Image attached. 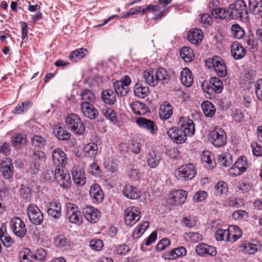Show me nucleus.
<instances>
[{
    "instance_id": "nucleus-2",
    "label": "nucleus",
    "mask_w": 262,
    "mask_h": 262,
    "mask_svg": "<svg viewBox=\"0 0 262 262\" xmlns=\"http://www.w3.org/2000/svg\"><path fill=\"white\" fill-rule=\"evenodd\" d=\"M196 173L194 164L188 163L180 166L175 171V175L179 179L187 181L193 179Z\"/></svg>"
},
{
    "instance_id": "nucleus-44",
    "label": "nucleus",
    "mask_w": 262,
    "mask_h": 262,
    "mask_svg": "<svg viewBox=\"0 0 262 262\" xmlns=\"http://www.w3.org/2000/svg\"><path fill=\"white\" fill-rule=\"evenodd\" d=\"M88 54V51L86 49H78L71 53L70 59L73 62H77L83 58Z\"/></svg>"
},
{
    "instance_id": "nucleus-53",
    "label": "nucleus",
    "mask_w": 262,
    "mask_h": 262,
    "mask_svg": "<svg viewBox=\"0 0 262 262\" xmlns=\"http://www.w3.org/2000/svg\"><path fill=\"white\" fill-rule=\"evenodd\" d=\"M218 160L220 164L225 167L230 166L232 163L231 155L227 152L220 155Z\"/></svg>"
},
{
    "instance_id": "nucleus-1",
    "label": "nucleus",
    "mask_w": 262,
    "mask_h": 262,
    "mask_svg": "<svg viewBox=\"0 0 262 262\" xmlns=\"http://www.w3.org/2000/svg\"><path fill=\"white\" fill-rule=\"evenodd\" d=\"M230 18L232 19H242L247 17L248 10L247 6L243 0H236L229 7Z\"/></svg>"
},
{
    "instance_id": "nucleus-18",
    "label": "nucleus",
    "mask_w": 262,
    "mask_h": 262,
    "mask_svg": "<svg viewBox=\"0 0 262 262\" xmlns=\"http://www.w3.org/2000/svg\"><path fill=\"white\" fill-rule=\"evenodd\" d=\"M72 176L73 182L76 185L81 186L85 184L86 178L83 168L75 165L72 168Z\"/></svg>"
},
{
    "instance_id": "nucleus-42",
    "label": "nucleus",
    "mask_w": 262,
    "mask_h": 262,
    "mask_svg": "<svg viewBox=\"0 0 262 262\" xmlns=\"http://www.w3.org/2000/svg\"><path fill=\"white\" fill-rule=\"evenodd\" d=\"M201 107L205 116L212 117L215 113V108L213 104L209 101L202 103Z\"/></svg>"
},
{
    "instance_id": "nucleus-51",
    "label": "nucleus",
    "mask_w": 262,
    "mask_h": 262,
    "mask_svg": "<svg viewBox=\"0 0 262 262\" xmlns=\"http://www.w3.org/2000/svg\"><path fill=\"white\" fill-rule=\"evenodd\" d=\"M114 86L118 97L126 96L128 93V88L126 87L121 81H116L114 83Z\"/></svg>"
},
{
    "instance_id": "nucleus-22",
    "label": "nucleus",
    "mask_w": 262,
    "mask_h": 262,
    "mask_svg": "<svg viewBox=\"0 0 262 262\" xmlns=\"http://www.w3.org/2000/svg\"><path fill=\"white\" fill-rule=\"evenodd\" d=\"M90 195L94 203H99L103 200V193L100 186L97 184L91 186L90 190Z\"/></svg>"
},
{
    "instance_id": "nucleus-25",
    "label": "nucleus",
    "mask_w": 262,
    "mask_h": 262,
    "mask_svg": "<svg viewBox=\"0 0 262 262\" xmlns=\"http://www.w3.org/2000/svg\"><path fill=\"white\" fill-rule=\"evenodd\" d=\"M122 193L128 199L136 200L139 198L141 192L136 187L126 184L123 188Z\"/></svg>"
},
{
    "instance_id": "nucleus-26",
    "label": "nucleus",
    "mask_w": 262,
    "mask_h": 262,
    "mask_svg": "<svg viewBox=\"0 0 262 262\" xmlns=\"http://www.w3.org/2000/svg\"><path fill=\"white\" fill-rule=\"evenodd\" d=\"M195 252L200 255L208 254L211 256H215L216 254L215 247L204 243L200 244L195 247Z\"/></svg>"
},
{
    "instance_id": "nucleus-24",
    "label": "nucleus",
    "mask_w": 262,
    "mask_h": 262,
    "mask_svg": "<svg viewBox=\"0 0 262 262\" xmlns=\"http://www.w3.org/2000/svg\"><path fill=\"white\" fill-rule=\"evenodd\" d=\"M47 213L50 216L54 219H59L61 216L60 203L55 200L51 201L47 210Z\"/></svg>"
},
{
    "instance_id": "nucleus-41",
    "label": "nucleus",
    "mask_w": 262,
    "mask_h": 262,
    "mask_svg": "<svg viewBox=\"0 0 262 262\" xmlns=\"http://www.w3.org/2000/svg\"><path fill=\"white\" fill-rule=\"evenodd\" d=\"M241 250L249 254H254L259 249V245L257 244L251 243H244L240 246Z\"/></svg>"
},
{
    "instance_id": "nucleus-14",
    "label": "nucleus",
    "mask_w": 262,
    "mask_h": 262,
    "mask_svg": "<svg viewBox=\"0 0 262 262\" xmlns=\"http://www.w3.org/2000/svg\"><path fill=\"white\" fill-rule=\"evenodd\" d=\"M248 167L246 158L241 157L236 161L233 166L230 168V173L234 176L240 175L247 170Z\"/></svg>"
},
{
    "instance_id": "nucleus-36",
    "label": "nucleus",
    "mask_w": 262,
    "mask_h": 262,
    "mask_svg": "<svg viewBox=\"0 0 262 262\" xmlns=\"http://www.w3.org/2000/svg\"><path fill=\"white\" fill-rule=\"evenodd\" d=\"M143 77L146 82L152 86H155L158 84V80L156 75V71L154 70L145 71Z\"/></svg>"
},
{
    "instance_id": "nucleus-55",
    "label": "nucleus",
    "mask_w": 262,
    "mask_h": 262,
    "mask_svg": "<svg viewBox=\"0 0 262 262\" xmlns=\"http://www.w3.org/2000/svg\"><path fill=\"white\" fill-rule=\"evenodd\" d=\"M81 97L83 102H90L91 103H93L96 99L95 95L93 92L88 89L83 91L81 94Z\"/></svg>"
},
{
    "instance_id": "nucleus-62",
    "label": "nucleus",
    "mask_w": 262,
    "mask_h": 262,
    "mask_svg": "<svg viewBox=\"0 0 262 262\" xmlns=\"http://www.w3.org/2000/svg\"><path fill=\"white\" fill-rule=\"evenodd\" d=\"M47 255V252L43 248H39L36 250L35 254H33L34 259H37L39 261H46V257Z\"/></svg>"
},
{
    "instance_id": "nucleus-21",
    "label": "nucleus",
    "mask_w": 262,
    "mask_h": 262,
    "mask_svg": "<svg viewBox=\"0 0 262 262\" xmlns=\"http://www.w3.org/2000/svg\"><path fill=\"white\" fill-rule=\"evenodd\" d=\"M211 63L217 75L224 77L227 73L226 67L223 60L218 56H214L211 59Z\"/></svg>"
},
{
    "instance_id": "nucleus-5",
    "label": "nucleus",
    "mask_w": 262,
    "mask_h": 262,
    "mask_svg": "<svg viewBox=\"0 0 262 262\" xmlns=\"http://www.w3.org/2000/svg\"><path fill=\"white\" fill-rule=\"evenodd\" d=\"M210 142L216 147H221L226 143V135L224 130L220 128L211 130L208 134Z\"/></svg>"
},
{
    "instance_id": "nucleus-49",
    "label": "nucleus",
    "mask_w": 262,
    "mask_h": 262,
    "mask_svg": "<svg viewBox=\"0 0 262 262\" xmlns=\"http://www.w3.org/2000/svg\"><path fill=\"white\" fill-rule=\"evenodd\" d=\"M54 133L56 137L60 140H67L69 139L71 137V134L60 126L55 127Z\"/></svg>"
},
{
    "instance_id": "nucleus-9",
    "label": "nucleus",
    "mask_w": 262,
    "mask_h": 262,
    "mask_svg": "<svg viewBox=\"0 0 262 262\" xmlns=\"http://www.w3.org/2000/svg\"><path fill=\"white\" fill-rule=\"evenodd\" d=\"M10 228L14 234L18 237H24L27 229L24 222L18 217L12 218L10 223Z\"/></svg>"
},
{
    "instance_id": "nucleus-52",
    "label": "nucleus",
    "mask_w": 262,
    "mask_h": 262,
    "mask_svg": "<svg viewBox=\"0 0 262 262\" xmlns=\"http://www.w3.org/2000/svg\"><path fill=\"white\" fill-rule=\"evenodd\" d=\"M231 31L232 36L238 39L243 38L245 34L244 29L238 24L232 25Z\"/></svg>"
},
{
    "instance_id": "nucleus-56",
    "label": "nucleus",
    "mask_w": 262,
    "mask_h": 262,
    "mask_svg": "<svg viewBox=\"0 0 262 262\" xmlns=\"http://www.w3.org/2000/svg\"><path fill=\"white\" fill-rule=\"evenodd\" d=\"M214 189L217 195L226 194L228 191V185L224 181H220L215 185Z\"/></svg>"
},
{
    "instance_id": "nucleus-43",
    "label": "nucleus",
    "mask_w": 262,
    "mask_h": 262,
    "mask_svg": "<svg viewBox=\"0 0 262 262\" xmlns=\"http://www.w3.org/2000/svg\"><path fill=\"white\" fill-rule=\"evenodd\" d=\"M31 143L35 150H40L46 144V140L42 137L35 135L31 138Z\"/></svg>"
},
{
    "instance_id": "nucleus-19",
    "label": "nucleus",
    "mask_w": 262,
    "mask_h": 262,
    "mask_svg": "<svg viewBox=\"0 0 262 262\" xmlns=\"http://www.w3.org/2000/svg\"><path fill=\"white\" fill-rule=\"evenodd\" d=\"M136 122L140 127L149 131L151 135L157 134V126L154 121L145 118L140 117L136 120Z\"/></svg>"
},
{
    "instance_id": "nucleus-15",
    "label": "nucleus",
    "mask_w": 262,
    "mask_h": 262,
    "mask_svg": "<svg viewBox=\"0 0 262 262\" xmlns=\"http://www.w3.org/2000/svg\"><path fill=\"white\" fill-rule=\"evenodd\" d=\"M33 161L31 165V169L33 173L37 172L40 166L45 161V154L40 150L33 149L32 155Z\"/></svg>"
},
{
    "instance_id": "nucleus-48",
    "label": "nucleus",
    "mask_w": 262,
    "mask_h": 262,
    "mask_svg": "<svg viewBox=\"0 0 262 262\" xmlns=\"http://www.w3.org/2000/svg\"><path fill=\"white\" fill-rule=\"evenodd\" d=\"M210 88L216 93H221L223 90V84L222 81L216 77L210 79L209 82Z\"/></svg>"
},
{
    "instance_id": "nucleus-23",
    "label": "nucleus",
    "mask_w": 262,
    "mask_h": 262,
    "mask_svg": "<svg viewBox=\"0 0 262 262\" xmlns=\"http://www.w3.org/2000/svg\"><path fill=\"white\" fill-rule=\"evenodd\" d=\"M203 33L202 31L199 29H193L189 31L188 33V40L194 45H199L203 39Z\"/></svg>"
},
{
    "instance_id": "nucleus-40",
    "label": "nucleus",
    "mask_w": 262,
    "mask_h": 262,
    "mask_svg": "<svg viewBox=\"0 0 262 262\" xmlns=\"http://www.w3.org/2000/svg\"><path fill=\"white\" fill-rule=\"evenodd\" d=\"M228 230L230 232V237H228V242H234L242 236V231L236 226H230Z\"/></svg>"
},
{
    "instance_id": "nucleus-47",
    "label": "nucleus",
    "mask_w": 262,
    "mask_h": 262,
    "mask_svg": "<svg viewBox=\"0 0 262 262\" xmlns=\"http://www.w3.org/2000/svg\"><path fill=\"white\" fill-rule=\"evenodd\" d=\"M27 141V137L25 134H16L13 137L11 142L15 147H19L20 146L26 144Z\"/></svg>"
},
{
    "instance_id": "nucleus-50",
    "label": "nucleus",
    "mask_w": 262,
    "mask_h": 262,
    "mask_svg": "<svg viewBox=\"0 0 262 262\" xmlns=\"http://www.w3.org/2000/svg\"><path fill=\"white\" fill-rule=\"evenodd\" d=\"M148 227L149 223L146 221L139 225L133 231L132 233L133 238L134 239L139 238L145 232Z\"/></svg>"
},
{
    "instance_id": "nucleus-27",
    "label": "nucleus",
    "mask_w": 262,
    "mask_h": 262,
    "mask_svg": "<svg viewBox=\"0 0 262 262\" xmlns=\"http://www.w3.org/2000/svg\"><path fill=\"white\" fill-rule=\"evenodd\" d=\"M231 52L232 57L236 60L240 59L246 54V50L239 43L233 42L231 46Z\"/></svg>"
},
{
    "instance_id": "nucleus-34",
    "label": "nucleus",
    "mask_w": 262,
    "mask_h": 262,
    "mask_svg": "<svg viewBox=\"0 0 262 262\" xmlns=\"http://www.w3.org/2000/svg\"><path fill=\"white\" fill-rule=\"evenodd\" d=\"M54 244L56 248L61 250H65L70 246V241L61 235L57 236L54 238Z\"/></svg>"
},
{
    "instance_id": "nucleus-29",
    "label": "nucleus",
    "mask_w": 262,
    "mask_h": 262,
    "mask_svg": "<svg viewBox=\"0 0 262 262\" xmlns=\"http://www.w3.org/2000/svg\"><path fill=\"white\" fill-rule=\"evenodd\" d=\"M180 80L181 83L186 87H190L193 82V77L191 72L188 68H184L181 72Z\"/></svg>"
},
{
    "instance_id": "nucleus-12",
    "label": "nucleus",
    "mask_w": 262,
    "mask_h": 262,
    "mask_svg": "<svg viewBox=\"0 0 262 262\" xmlns=\"http://www.w3.org/2000/svg\"><path fill=\"white\" fill-rule=\"evenodd\" d=\"M178 126L187 136H192L194 133V123L191 119L187 117H181L178 122Z\"/></svg>"
},
{
    "instance_id": "nucleus-20",
    "label": "nucleus",
    "mask_w": 262,
    "mask_h": 262,
    "mask_svg": "<svg viewBox=\"0 0 262 262\" xmlns=\"http://www.w3.org/2000/svg\"><path fill=\"white\" fill-rule=\"evenodd\" d=\"M1 171L3 177L6 179H9L12 177L13 174V166L12 160L9 158H6L1 163Z\"/></svg>"
},
{
    "instance_id": "nucleus-4",
    "label": "nucleus",
    "mask_w": 262,
    "mask_h": 262,
    "mask_svg": "<svg viewBox=\"0 0 262 262\" xmlns=\"http://www.w3.org/2000/svg\"><path fill=\"white\" fill-rule=\"evenodd\" d=\"M66 216L69 221L73 224L80 225L82 223V217L76 205L73 203H67L66 205Z\"/></svg>"
},
{
    "instance_id": "nucleus-46",
    "label": "nucleus",
    "mask_w": 262,
    "mask_h": 262,
    "mask_svg": "<svg viewBox=\"0 0 262 262\" xmlns=\"http://www.w3.org/2000/svg\"><path fill=\"white\" fill-rule=\"evenodd\" d=\"M249 5L250 11L253 14L262 12V0H249Z\"/></svg>"
},
{
    "instance_id": "nucleus-13",
    "label": "nucleus",
    "mask_w": 262,
    "mask_h": 262,
    "mask_svg": "<svg viewBox=\"0 0 262 262\" xmlns=\"http://www.w3.org/2000/svg\"><path fill=\"white\" fill-rule=\"evenodd\" d=\"M168 136L171 140L177 144L184 143L187 138V136L184 133L179 127H172L169 129L167 132Z\"/></svg>"
},
{
    "instance_id": "nucleus-6",
    "label": "nucleus",
    "mask_w": 262,
    "mask_h": 262,
    "mask_svg": "<svg viewBox=\"0 0 262 262\" xmlns=\"http://www.w3.org/2000/svg\"><path fill=\"white\" fill-rule=\"evenodd\" d=\"M54 178L60 187L67 188L70 187L71 184L70 174L63 167H56L54 171Z\"/></svg>"
},
{
    "instance_id": "nucleus-35",
    "label": "nucleus",
    "mask_w": 262,
    "mask_h": 262,
    "mask_svg": "<svg viewBox=\"0 0 262 262\" xmlns=\"http://www.w3.org/2000/svg\"><path fill=\"white\" fill-rule=\"evenodd\" d=\"M149 92L147 86H144L141 82H138L134 86V93L136 96L140 98H145Z\"/></svg>"
},
{
    "instance_id": "nucleus-58",
    "label": "nucleus",
    "mask_w": 262,
    "mask_h": 262,
    "mask_svg": "<svg viewBox=\"0 0 262 262\" xmlns=\"http://www.w3.org/2000/svg\"><path fill=\"white\" fill-rule=\"evenodd\" d=\"M215 238L218 241H228V237H230V232L228 229H219L215 232Z\"/></svg>"
},
{
    "instance_id": "nucleus-64",
    "label": "nucleus",
    "mask_w": 262,
    "mask_h": 262,
    "mask_svg": "<svg viewBox=\"0 0 262 262\" xmlns=\"http://www.w3.org/2000/svg\"><path fill=\"white\" fill-rule=\"evenodd\" d=\"M103 246V242L99 239H94L90 242V246L95 251H100Z\"/></svg>"
},
{
    "instance_id": "nucleus-63",
    "label": "nucleus",
    "mask_w": 262,
    "mask_h": 262,
    "mask_svg": "<svg viewBox=\"0 0 262 262\" xmlns=\"http://www.w3.org/2000/svg\"><path fill=\"white\" fill-rule=\"evenodd\" d=\"M199 21L204 27H207L210 25L212 23V17L209 14H203L199 15Z\"/></svg>"
},
{
    "instance_id": "nucleus-10",
    "label": "nucleus",
    "mask_w": 262,
    "mask_h": 262,
    "mask_svg": "<svg viewBox=\"0 0 262 262\" xmlns=\"http://www.w3.org/2000/svg\"><path fill=\"white\" fill-rule=\"evenodd\" d=\"M27 214L30 222L35 225H40L43 222V214L35 205H30L28 207Z\"/></svg>"
},
{
    "instance_id": "nucleus-3",
    "label": "nucleus",
    "mask_w": 262,
    "mask_h": 262,
    "mask_svg": "<svg viewBox=\"0 0 262 262\" xmlns=\"http://www.w3.org/2000/svg\"><path fill=\"white\" fill-rule=\"evenodd\" d=\"M69 127L75 134L81 135L85 131V126L80 118L76 114H71L66 118Z\"/></svg>"
},
{
    "instance_id": "nucleus-33",
    "label": "nucleus",
    "mask_w": 262,
    "mask_h": 262,
    "mask_svg": "<svg viewBox=\"0 0 262 262\" xmlns=\"http://www.w3.org/2000/svg\"><path fill=\"white\" fill-rule=\"evenodd\" d=\"M130 108L133 113L138 115H144L148 111V108L144 103L138 101L132 103Z\"/></svg>"
},
{
    "instance_id": "nucleus-38",
    "label": "nucleus",
    "mask_w": 262,
    "mask_h": 262,
    "mask_svg": "<svg viewBox=\"0 0 262 262\" xmlns=\"http://www.w3.org/2000/svg\"><path fill=\"white\" fill-rule=\"evenodd\" d=\"M98 152V146L95 143H90L86 145L83 148V153L87 158L95 157Z\"/></svg>"
},
{
    "instance_id": "nucleus-54",
    "label": "nucleus",
    "mask_w": 262,
    "mask_h": 262,
    "mask_svg": "<svg viewBox=\"0 0 262 262\" xmlns=\"http://www.w3.org/2000/svg\"><path fill=\"white\" fill-rule=\"evenodd\" d=\"M156 75L158 82L161 81L164 83H167L169 81V75L167 71L163 68H160L156 71Z\"/></svg>"
},
{
    "instance_id": "nucleus-30",
    "label": "nucleus",
    "mask_w": 262,
    "mask_h": 262,
    "mask_svg": "<svg viewBox=\"0 0 262 262\" xmlns=\"http://www.w3.org/2000/svg\"><path fill=\"white\" fill-rule=\"evenodd\" d=\"M172 106L167 102H164L160 107L159 115L161 119L167 120L172 115Z\"/></svg>"
},
{
    "instance_id": "nucleus-31",
    "label": "nucleus",
    "mask_w": 262,
    "mask_h": 262,
    "mask_svg": "<svg viewBox=\"0 0 262 262\" xmlns=\"http://www.w3.org/2000/svg\"><path fill=\"white\" fill-rule=\"evenodd\" d=\"M186 252V250L184 247H180L165 253L164 256L167 259H174L179 257L185 256Z\"/></svg>"
},
{
    "instance_id": "nucleus-39",
    "label": "nucleus",
    "mask_w": 262,
    "mask_h": 262,
    "mask_svg": "<svg viewBox=\"0 0 262 262\" xmlns=\"http://www.w3.org/2000/svg\"><path fill=\"white\" fill-rule=\"evenodd\" d=\"M201 160L205 166L209 168H212L215 164L213 156L211 153L207 150L203 151L201 155Z\"/></svg>"
},
{
    "instance_id": "nucleus-37",
    "label": "nucleus",
    "mask_w": 262,
    "mask_h": 262,
    "mask_svg": "<svg viewBox=\"0 0 262 262\" xmlns=\"http://www.w3.org/2000/svg\"><path fill=\"white\" fill-rule=\"evenodd\" d=\"M180 55L186 62H190L194 58L193 52L190 47L184 46L180 51Z\"/></svg>"
},
{
    "instance_id": "nucleus-11",
    "label": "nucleus",
    "mask_w": 262,
    "mask_h": 262,
    "mask_svg": "<svg viewBox=\"0 0 262 262\" xmlns=\"http://www.w3.org/2000/svg\"><path fill=\"white\" fill-rule=\"evenodd\" d=\"M85 219L91 223H97L101 217V212L92 206H86L82 210Z\"/></svg>"
},
{
    "instance_id": "nucleus-28",
    "label": "nucleus",
    "mask_w": 262,
    "mask_h": 262,
    "mask_svg": "<svg viewBox=\"0 0 262 262\" xmlns=\"http://www.w3.org/2000/svg\"><path fill=\"white\" fill-rule=\"evenodd\" d=\"M161 159L160 155L155 150L149 152L146 156L147 165L151 168L157 167Z\"/></svg>"
},
{
    "instance_id": "nucleus-8",
    "label": "nucleus",
    "mask_w": 262,
    "mask_h": 262,
    "mask_svg": "<svg viewBox=\"0 0 262 262\" xmlns=\"http://www.w3.org/2000/svg\"><path fill=\"white\" fill-rule=\"evenodd\" d=\"M188 196L187 191L178 189L173 191L168 195V203L173 206L183 204Z\"/></svg>"
},
{
    "instance_id": "nucleus-7",
    "label": "nucleus",
    "mask_w": 262,
    "mask_h": 262,
    "mask_svg": "<svg viewBox=\"0 0 262 262\" xmlns=\"http://www.w3.org/2000/svg\"><path fill=\"white\" fill-rule=\"evenodd\" d=\"M139 208L136 206H129L124 211V220L126 225L132 227L140 219Z\"/></svg>"
},
{
    "instance_id": "nucleus-45",
    "label": "nucleus",
    "mask_w": 262,
    "mask_h": 262,
    "mask_svg": "<svg viewBox=\"0 0 262 262\" xmlns=\"http://www.w3.org/2000/svg\"><path fill=\"white\" fill-rule=\"evenodd\" d=\"M211 14L215 18H219L221 19L230 18L229 8L227 10L221 8L213 9L211 11Z\"/></svg>"
},
{
    "instance_id": "nucleus-59",
    "label": "nucleus",
    "mask_w": 262,
    "mask_h": 262,
    "mask_svg": "<svg viewBox=\"0 0 262 262\" xmlns=\"http://www.w3.org/2000/svg\"><path fill=\"white\" fill-rule=\"evenodd\" d=\"M19 258L21 262H32L33 259H34L33 254L28 249L20 253Z\"/></svg>"
},
{
    "instance_id": "nucleus-16",
    "label": "nucleus",
    "mask_w": 262,
    "mask_h": 262,
    "mask_svg": "<svg viewBox=\"0 0 262 262\" xmlns=\"http://www.w3.org/2000/svg\"><path fill=\"white\" fill-rule=\"evenodd\" d=\"M80 107L83 115L91 120L96 119L99 115L98 110L90 102H82Z\"/></svg>"
},
{
    "instance_id": "nucleus-17",
    "label": "nucleus",
    "mask_w": 262,
    "mask_h": 262,
    "mask_svg": "<svg viewBox=\"0 0 262 262\" xmlns=\"http://www.w3.org/2000/svg\"><path fill=\"white\" fill-rule=\"evenodd\" d=\"M52 158L56 167H63L67 163L66 154L60 148H56L53 151Z\"/></svg>"
},
{
    "instance_id": "nucleus-61",
    "label": "nucleus",
    "mask_w": 262,
    "mask_h": 262,
    "mask_svg": "<svg viewBox=\"0 0 262 262\" xmlns=\"http://www.w3.org/2000/svg\"><path fill=\"white\" fill-rule=\"evenodd\" d=\"M20 194L21 196L26 201H28L31 197V193L30 188L28 187L21 185L19 189Z\"/></svg>"
},
{
    "instance_id": "nucleus-57",
    "label": "nucleus",
    "mask_w": 262,
    "mask_h": 262,
    "mask_svg": "<svg viewBox=\"0 0 262 262\" xmlns=\"http://www.w3.org/2000/svg\"><path fill=\"white\" fill-rule=\"evenodd\" d=\"M32 105L31 101L23 102L21 105L17 106L12 111V113L14 114H21V113L27 112L30 107Z\"/></svg>"
},
{
    "instance_id": "nucleus-32",
    "label": "nucleus",
    "mask_w": 262,
    "mask_h": 262,
    "mask_svg": "<svg viewBox=\"0 0 262 262\" xmlns=\"http://www.w3.org/2000/svg\"><path fill=\"white\" fill-rule=\"evenodd\" d=\"M102 100L106 104L113 105L116 102V94L112 90L103 91L101 95Z\"/></svg>"
},
{
    "instance_id": "nucleus-60",
    "label": "nucleus",
    "mask_w": 262,
    "mask_h": 262,
    "mask_svg": "<svg viewBox=\"0 0 262 262\" xmlns=\"http://www.w3.org/2000/svg\"><path fill=\"white\" fill-rule=\"evenodd\" d=\"M101 112L106 119L112 121L116 120V114L112 109L106 107L102 109Z\"/></svg>"
}]
</instances>
